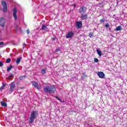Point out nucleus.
I'll return each instance as SVG.
<instances>
[{
	"mask_svg": "<svg viewBox=\"0 0 127 127\" xmlns=\"http://www.w3.org/2000/svg\"><path fill=\"white\" fill-rule=\"evenodd\" d=\"M56 89L53 85L48 86L44 87V91L45 93H55Z\"/></svg>",
	"mask_w": 127,
	"mask_h": 127,
	"instance_id": "1",
	"label": "nucleus"
},
{
	"mask_svg": "<svg viewBox=\"0 0 127 127\" xmlns=\"http://www.w3.org/2000/svg\"><path fill=\"white\" fill-rule=\"evenodd\" d=\"M37 116H38V111H33L31 112L30 120L29 121L30 125H31V124L34 122V120L37 118Z\"/></svg>",
	"mask_w": 127,
	"mask_h": 127,
	"instance_id": "2",
	"label": "nucleus"
},
{
	"mask_svg": "<svg viewBox=\"0 0 127 127\" xmlns=\"http://www.w3.org/2000/svg\"><path fill=\"white\" fill-rule=\"evenodd\" d=\"M1 5L3 6V10L4 12H6V11H7V4L5 2V1H2Z\"/></svg>",
	"mask_w": 127,
	"mask_h": 127,
	"instance_id": "3",
	"label": "nucleus"
},
{
	"mask_svg": "<svg viewBox=\"0 0 127 127\" xmlns=\"http://www.w3.org/2000/svg\"><path fill=\"white\" fill-rule=\"evenodd\" d=\"M32 84L36 89H37V90H40L41 89V85L40 84H38V83L37 82L32 81Z\"/></svg>",
	"mask_w": 127,
	"mask_h": 127,
	"instance_id": "4",
	"label": "nucleus"
},
{
	"mask_svg": "<svg viewBox=\"0 0 127 127\" xmlns=\"http://www.w3.org/2000/svg\"><path fill=\"white\" fill-rule=\"evenodd\" d=\"M15 88V84H14V83L13 82H12L11 83L10 88L9 91V94H11V93H12V92H13V91L14 90Z\"/></svg>",
	"mask_w": 127,
	"mask_h": 127,
	"instance_id": "5",
	"label": "nucleus"
},
{
	"mask_svg": "<svg viewBox=\"0 0 127 127\" xmlns=\"http://www.w3.org/2000/svg\"><path fill=\"white\" fill-rule=\"evenodd\" d=\"M5 24V19L2 17L0 18V25L1 27H4V25Z\"/></svg>",
	"mask_w": 127,
	"mask_h": 127,
	"instance_id": "6",
	"label": "nucleus"
},
{
	"mask_svg": "<svg viewBox=\"0 0 127 127\" xmlns=\"http://www.w3.org/2000/svg\"><path fill=\"white\" fill-rule=\"evenodd\" d=\"M16 13H17V9H16V8L14 7L13 11V16L15 20H16V19H17V15L16 14Z\"/></svg>",
	"mask_w": 127,
	"mask_h": 127,
	"instance_id": "7",
	"label": "nucleus"
},
{
	"mask_svg": "<svg viewBox=\"0 0 127 127\" xmlns=\"http://www.w3.org/2000/svg\"><path fill=\"white\" fill-rule=\"evenodd\" d=\"M86 10H87V8L86 7H81L79 8V12L83 14L86 12Z\"/></svg>",
	"mask_w": 127,
	"mask_h": 127,
	"instance_id": "8",
	"label": "nucleus"
},
{
	"mask_svg": "<svg viewBox=\"0 0 127 127\" xmlns=\"http://www.w3.org/2000/svg\"><path fill=\"white\" fill-rule=\"evenodd\" d=\"M82 24L81 21H77L75 24V27H76L77 29H80V28L82 27Z\"/></svg>",
	"mask_w": 127,
	"mask_h": 127,
	"instance_id": "9",
	"label": "nucleus"
},
{
	"mask_svg": "<svg viewBox=\"0 0 127 127\" xmlns=\"http://www.w3.org/2000/svg\"><path fill=\"white\" fill-rule=\"evenodd\" d=\"M73 35H74V33H73V32H68L66 34V38H71V37H73Z\"/></svg>",
	"mask_w": 127,
	"mask_h": 127,
	"instance_id": "10",
	"label": "nucleus"
},
{
	"mask_svg": "<svg viewBox=\"0 0 127 127\" xmlns=\"http://www.w3.org/2000/svg\"><path fill=\"white\" fill-rule=\"evenodd\" d=\"M97 75L98 77H99V78H101V79H104L105 77V74L104 73V72L102 71L98 72V73H97Z\"/></svg>",
	"mask_w": 127,
	"mask_h": 127,
	"instance_id": "11",
	"label": "nucleus"
},
{
	"mask_svg": "<svg viewBox=\"0 0 127 127\" xmlns=\"http://www.w3.org/2000/svg\"><path fill=\"white\" fill-rule=\"evenodd\" d=\"M80 18L82 20H85L87 19V18H88V15H87V14H82V15L80 17Z\"/></svg>",
	"mask_w": 127,
	"mask_h": 127,
	"instance_id": "12",
	"label": "nucleus"
},
{
	"mask_svg": "<svg viewBox=\"0 0 127 127\" xmlns=\"http://www.w3.org/2000/svg\"><path fill=\"white\" fill-rule=\"evenodd\" d=\"M42 29V30H44L45 31H47L48 28L46 25H43Z\"/></svg>",
	"mask_w": 127,
	"mask_h": 127,
	"instance_id": "13",
	"label": "nucleus"
},
{
	"mask_svg": "<svg viewBox=\"0 0 127 127\" xmlns=\"http://www.w3.org/2000/svg\"><path fill=\"white\" fill-rule=\"evenodd\" d=\"M21 59H22V57H20L17 59L16 61V63L17 64H19V63H20V61L21 60Z\"/></svg>",
	"mask_w": 127,
	"mask_h": 127,
	"instance_id": "14",
	"label": "nucleus"
},
{
	"mask_svg": "<svg viewBox=\"0 0 127 127\" xmlns=\"http://www.w3.org/2000/svg\"><path fill=\"white\" fill-rule=\"evenodd\" d=\"M1 105L2 107H7V104H6V103L4 102V101H1Z\"/></svg>",
	"mask_w": 127,
	"mask_h": 127,
	"instance_id": "15",
	"label": "nucleus"
},
{
	"mask_svg": "<svg viewBox=\"0 0 127 127\" xmlns=\"http://www.w3.org/2000/svg\"><path fill=\"white\" fill-rule=\"evenodd\" d=\"M96 51L97 52V54L100 56V57H101V56H102V52L99 50H97Z\"/></svg>",
	"mask_w": 127,
	"mask_h": 127,
	"instance_id": "16",
	"label": "nucleus"
},
{
	"mask_svg": "<svg viewBox=\"0 0 127 127\" xmlns=\"http://www.w3.org/2000/svg\"><path fill=\"white\" fill-rule=\"evenodd\" d=\"M120 30H122V26H119L117 27L116 31H120Z\"/></svg>",
	"mask_w": 127,
	"mask_h": 127,
	"instance_id": "17",
	"label": "nucleus"
},
{
	"mask_svg": "<svg viewBox=\"0 0 127 127\" xmlns=\"http://www.w3.org/2000/svg\"><path fill=\"white\" fill-rule=\"evenodd\" d=\"M5 85H6V84H5V83L2 84V86L0 88V91H1V90H2V89H3V88H4V87H5Z\"/></svg>",
	"mask_w": 127,
	"mask_h": 127,
	"instance_id": "18",
	"label": "nucleus"
},
{
	"mask_svg": "<svg viewBox=\"0 0 127 127\" xmlns=\"http://www.w3.org/2000/svg\"><path fill=\"white\" fill-rule=\"evenodd\" d=\"M25 77H26V75L21 76L19 77V79L21 81L23 80V79H24Z\"/></svg>",
	"mask_w": 127,
	"mask_h": 127,
	"instance_id": "19",
	"label": "nucleus"
},
{
	"mask_svg": "<svg viewBox=\"0 0 127 127\" xmlns=\"http://www.w3.org/2000/svg\"><path fill=\"white\" fill-rule=\"evenodd\" d=\"M11 68H12V65H10V66L8 67L7 68V72H9V71L11 70Z\"/></svg>",
	"mask_w": 127,
	"mask_h": 127,
	"instance_id": "20",
	"label": "nucleus"
},
{
	"mask_svg": "<svg viewBox=\"0 0 127 127\" xmlns=\"http://www.w3.org/2000/svg\"><path fill=\"white\" fill-rule=\"evenodd\" d=\"M41 73H42V74H45V73H46V70H45V69H42V70H41Z\"/></svg>",
	"mask_w": 127,
	"mask_h": 127,
	"instance_id": "21",
	"label": "nucleus"
},
{
	"mask_svg": "<svg viewBox=\"0 0 127 127\" xmlns=\"http://www.w3.org/2000/svg\"><path fill=\"white\" fill-rule=\"evenodd\" d=\"M93 33H90L89 34L88 36L90 37V38H92V37H93Z\"/></svg>",
	"mask_w": 127,
	"mask_h": 127,
	"instance_id": "22",
	"label": "nucleus"
},
{
	"mask_svg": "<svg viewBox=\"0 0 127 127\" xmlns=\"http://www.w3.org/2000/svg\"><path fill=\"white\" fill-rule=\"evenodd\" d=\"M94 62H95V63H98L99 62V60L97 58H94Z\"/></svg>",
	"mask_w": 127,
	"mask_h": 127,
	"instance_id": "23",
	"label": "nucleus"
},
{
	"mask_svg": "<svg viewBox=\"0 0 127 127\" xmlns=\"http://www.w3.org/2000/svg\"><path fill=\"white\" fill-rule=\"evenodd\" d=\"M10 61H11L10 59H7L6 61V63H10Z\"/></svg>",
	"mask_w": 127,
	"mask_h": 127,
	"instance_id": "24",
	"label": "nucleus"
},
{
	"mask_svg": "<svg viewBox=\"0 0 127 127\" xmlns=\"http://www.w3.org/2000/svg\"><path fill=\"white\" fill-rule=\"evenodd\" d=\"M100 21L101 23H104V22H105V19L103 18V19H101V20H100Z\"/></svg>",
	"mask_w": 127,
	"mask_h": 127,
	"instance_id": "25",
	"label": "nucleus"
},
{
	"mask_svg": "<svg viewBox=\"0 0 127 127\" xmlns=\"http://www.w3.org/2000/svg\"><path fill=\"white\" fill-rule=\"evenodd\" d=\"M56 99H57V100L60 101V102H61V103H62V101H61V99H60V98H58V96L56 97Z\"/></svg>",
	"mask_w": 127,
	"mask_h": 127,
	"instance_id": "26",
	"label": "nucleus"
},
{
	"mask_svg": "<svg viewBox=\"0 0 127 127\" xmlns=\"http://www.w3.org/2000/svg\"><path fill=\"white\" fill-rule=\"evenodd\" d=\"M110 27V25L109 24V23H107L105 25V27Z\"/></svg>",
	"mask_w": 127,
	"mask_h": 127,
	"instance_id": "27",
	"label": "nucleus"
},
{
	"mask_svg": "<svg viewBox=\"0 0 127 127\" xmlns=\"http://www.w3.org/2000/svg\"><path fill=\"white\" fill-rule=\"evenodd\" d=\"M3 66V64L2 62H0V67H2Z\"/></svg>",
	"mask_w": 127,
	"mask_h": 127,
	"instance_id": "28",
	"label": "nucleus"
},
{
	"mask_svg": "<svg viewBox=\"0 0 127 127\" xmlns=\"http://www.w3.org/2000/svg\"><path fill=\"white\" fill-rule=\"evenodd\" d=\"M55 39H56V37H55L52 38V40H53V41H54L55 40Z\"/></svg>",
	"mask_w": 127,
	"mask_h": 127,
	"instance_id": "29",
	"label": "nucleus"
},
{
	"mask_svg": "<svg viewBox=\"0 0 127 127\" xmlns=\"http://www.w3.org/2000/svg\"><path fill=\"white\" fill-rule=\"evenodd\" d=\"M30 32V31H29V29L27 30V34H29Z\"/></svg>",
	"mask_w": 127,
	"mask_h": 127,
	"instance_id": "30",
	"label": "nucleus"
},
{
	"mask_svg": "<svg viewBox=\"0 0 127 127\" xmlns=\"http://www.w3.org/2000/svg\"><path fill=\"white\" fill-rule=\"evenodd\" d=\"M25 43L23 44V49H24V48H25Z\"/></svg>",
	"mask_w": 127,
	"mask_h": 127,
	"instance_id": "31",
	"label": "nucleus"
},
{
	"mask_svg": "<svg viewBox=\"0 0 127 127\" xmlns=\"http://www.w3.org/2000/svg\"><path fill=\"white\" fill-rule=\"evenodd\" d=\"M8 80H11V79L10 78V76H8L7 78Z\"/></svg>",
	"mask_w": 127,
	"mask_h": 127,
	"instance_id": "32",
	"label": "nucleus"
},
{
	"mask_svg": "<svg viewBox=\"0 0 127 127\" xmlns=\"http://www.w3.org/2000/svg\"><path fill=\"white\" fill-rule=\"evenodd\" d=\"M3 45V42H0V46Z\"/></svg>",
	"mask_w": 127,
	"mask_h": 127,
	"instance_id": "33",
	"label": "nucleus"
},
{
	"mask_svg": "<svg viewBox=\"0 0 127 127\" xmlns=\"http://www.w3.org/2000/svg\"><path fill=\"white\" fill-rule=\"evenodd\" d=\"M58 51H60V49H57L56 52H58Z\"/></svg>",
	"mask_w": 127,
	"mask_h": 127,
	"instance_id": "34",
	"label": "nucleus"
},
{
	"mask_svg": "<svg viewBox=\"0 0 127 127\" xmlns=\"http://www.w3.org/2000/svg\"><path fill=\"white\" fill-rule=\"evenodd\" d=\"M9 76L10 77H13V74H10Z\"/></svg>",
	"mask_w": 127,
	"mask_h": 127,
	"instance_id": "35",
	"label": "nucleus"
},
{
	"mask_svg": "<svg viewBox=\"0 0 127 127\" xmlns=\"http://www.w3.org/2000/svg\"><path fill=\"white\" fill-rule=\"evenodd\" d=\"M18 26H16V30H18Z\"/></svg>",
	"mask_w": 127,
	"mask_h": 127,
	"instance_id": "36",
	"label": "nucleus"
},
{
	"mask_svg": "<svg viewBox=\"0 0 127 127\" xmlns=\"http://www.w3.org/2000/svg\"><path fill=\"white\" fill-rule=\"evenodd\" d=\"M73 7H76V4H73Z\"/></svg>",
	"mask_w": 127,
	"mask_h": 127,
	"instance_id": "37",
	"label": "nucleus"
},
{
	"mask_svg": "<svg viewBox=\"0 0 127 127\" xmlns=\"http://www.w3.org/2000/svg\"><path fill=\"white\" fill-rule=\"evenodd\" d=\"M21 89H23V87L21 88Z\"/></svg>",
	"mask_w": 127,
	"mask_h": 127,
	"instance_id": "38",
	"label": "nucleus"
}]
</instances>
